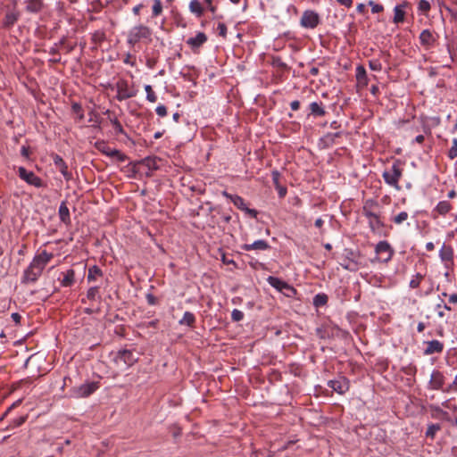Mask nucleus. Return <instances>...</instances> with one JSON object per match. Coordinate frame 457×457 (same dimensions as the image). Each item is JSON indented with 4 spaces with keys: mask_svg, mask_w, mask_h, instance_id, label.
Wrapping results in <instances>:
<instances>
[{
    "mask_svg": "<svg viewBox=\"0 0 457 457\" xmlns=\"http://www.w3.org/2000/svg\"><path fill=\"white\" fill-rule=\"evenodd\" d=\"M379 204L375 199H367L362 206V214L369 220V228L371 232L380 234L381 229L385 227V223L381 220L380 213L375 212L374 210L378 208Z\"/></svg>",
    "mask_w": 457,
    "mask_h": 457,
    "instance_id": "obj_1",
    "label": "nucleus"
},
{
    "mask_svg": "<svg viewBox=\"0 0 457 457\" xmlns=\"http://www.w3.org/2000/svg\"><path fill=\"white\" fill-rule=\"evenodd\" d=\"M402 162L400 160H395L393 162V165L390 170H386L382 173V177L385 182L390 187L400 189L399 181L403 176V168Z\"/></svg>",
    "mask_w": 457,
    "mask_h": 457,
    "instance_id": "obj_2",
    "label": "nucleus"
},
{
    "mask_svg": "<svg viewBox=\"0 0 457 457\" xmlns=\"http://www.w3.org/2000/svg\"><path fill=\"white\" fill-rule=\"evenodd\" d=\"M152 31L151 29L145 25H138L133 28L128 37V44L134 46L142 39H148L151 41Z\"/></svg>",
    "mask_w": 457,
    "mask_h": 457,
    "instance_id": "obj_3",
    "label": "nucleus"
},
{
    "mask_svg": "<svg viewBox=\"0 0 457 457\" xmlns=\"http://www.w3.org/2000/svg\"><path fill=\"white\" fill-rule=\"evenodd\" d=\"M267 281L272 287L285 295L287 297H295L297 294L296 289L293 286L279 278L270 276L268 277Z\"/></svg>",
    "mask_w": 457,
    "mask_h": 457,
    "instance_id": "obj_4",
    "label": "nucleus"
},
{
    "mask_svg": "<svg viewBox=\"0 0 457 457\" xmlns=\"http://www.w3.org/2000/svg\"><path fill=\"white\" fill-rule=\"evenodd\" d=\"M95 147L97 149L100 153L110 156V157H115L119 162H124L129 158L128 156L121 153L118 149H112L108 145V143L104 140H98L95 143Z\"/></svg>",
    "mask_w": 457,
    "mask_h": 457,
    "instance_id": "obj_5",
    "label": "nucleus"
},
{
    "mask_svg": "<svg viewBox=\"0 0 457 457\" xmlns=\"http://www.w3.org/2000/svg\"><path fill=\"white\" fill-rule=\"evenodd\" d=\"M116 99L120 102L136 96L137 93V91L133 87H129L128 80L124 79H120L116 82Z\"/></svg>",
    "mask_w": 457,
    "mask_h": 457,
    "instance_id": "obj_6",
    "label": "nucleus"
},
{
    "mask_svg": "<svg viewBox=\"0 0 457 457\" xmlns=\"http://www.w3.org/2000/svg\"><path fill=\"white\" fill-rule=\"evenodd\" d=\"M320 23V14L313 10H305L300 19V25L304 29H313Z\"/></svg>",
    "mask_w": 457,
    "mask_h": 457,
    "instance_id": "obj_7",
    "label": "nucleus"
},
{
    "mask_svg": "<svg viewBox=\"0 0 457 457\" xmlns=\"http://www.w3.org/2000/svg\"><path fill=\"white\" fill-rule=\"evenodd\" d=\"M18 176L21 179L24 180L30 186H33L37 188L45 187V184L41 178L37 176L33 171L28 170L24 167H19Z\"/></svg>",
    "mask_w": 457,
    "mask_h": 457,
    "instance_id": "obj_8",
    "label": "nucleus"
},
{
    "mask_svg": "<svg viewBox=\"0 0 457 457\" xmlns=\"http://www.w3.org/2000/svg\"><path fill=\"white\" fill-rule=\"evenodd\" d=\"M375 252L382 262H388L394 256L395 251L387 241H379L375 247Z\"/></svg>",
    "mask_w": 457,
    "mask_h": 457,
    "instance_id": "obj_9",
    "label": "nucleus"
},
{
    "mask_svg": "<svg viewBox=\"0 0 457 457\" xmlns=\"http://www.w3.org/2000/svg\"><path fill=\"white\" fill-rule=\"evenodd\" d=\"M98 387V382H87L73 388V395L76 397H87Z\"/></svg>",
    "mask_w": 457,
    "mask_h": 457,
    "instance_id": "obj_10",
    "label": "nucleus"
},
{
    "mask_svg": "<svg viewBox=\"0 0 457 457\" xmlns=\"http://www.w3.org/2000/svg\"><path fill=\"white\" fill-rule=\"evenodd\" d=\"M453 256L454 252L453 246L443 244L439 251V257L446 269H450L453 265Z\"/></svg>",
    "mask_w": 457,
    "mask_h": 457,
    "instance_id": "obj_11",
    "label": "nucleus"
},
{
    "mask_svg": "<svg viewBox=\"0 0 457 457\" xmlns=\"http://www.w3.org/2000/svg\"><path fill=\"white\" fill-rule=\"evenodd\" d=\"M328 386L332 388L339 395H344L349 390V380L345 377H339L337 379H332L328 382Z\"/></svg>",
    "mask_w": 457,
    "mask_h": 457,
    "instance_id": "obj_12",
    "label": "nucleus"
},
{
    "mask_svg": "<svg viewBox=\"0 0 457 457\" xmlns=\"http://www.w3.org/2000/svg\"><path fill=\"white\" fill-rule=\"evenodd\" d=\"M116 362H122L126 367H130L137 362V358L132 350L123 349L118 352Z\"/></svg>",
    "mask_w": 457,
    "mask_h": 457,
    "instance_id": "obj_13",
    "label": "nucleus"
},
{
    "mask_svg": "<svg viewBox=\"0 0 457 457\" xmlns=\"http://www.w3.org/2000/svg\"><path fill=\"white\" fill-rule=\"evenodd\" d=\"M21 13L14 7L8 9L2 21V28L4 29H10L20 19Z\"/></svg>",
    "mask_w": 457,
    "mask_h": 457,
    "instance_id": "obj_14",
    "label": "nucleus"
},
{
    "mask_svg": "<svg viewBox=\"0 0 457 457\" xmlns=\"http://www.w3.org/2000/svg\"><path fill=\"white\" fill-rule=\"evenodd\" d=\"M54 164L59 170V171L62 174L64 179L69 181L72 179L71 172L69 171L68 165L64 162V160L57 154H52L51 155Z\"/></svg>",
    "mask_w": 457,
    "mask_h": 457,
    "instance_id": "obj_15",
    "label": "nucleus"
},
{
    "mask_svg": "<svg viewBox=\"0 0 457 457\" xmlns=\"http://www.w3.org/2000/svg\"><path fill=\"white\" fill-rule=\"evenodd\" d=\"M436 38L432 31L429 29H424L420 35V45L427 50L434 46Z\"/></svg>",
    "mask_w": 457,
    "mask_h": 457,
    "instance_id": "obj_16",
    "label": "nucleus"
},
{
    "mask_svg": "<svg viewBox=\"0 0 457 457\" xmlns=\"http://www.w3.org/2000/svg\"><path fill=\"white\" fill-rule=\"evenodd\" d=\"M53 258L54 254L52 253L44 250L41 253L35 255L30 263L44 270Z\"/></svg>",
    "mask_w": 457,
    "mask_h": 457,
    "instance_id": "obj_17",
    "label": "nucleus"
},
{
    "mask_svg": "<svg viewBox=\"0 0 457 457\" xmlns=\"http://www.w3.org/2000/svg\"><path fill=\"white\" fill-rule=\"evenodd\" d=\"M410 6V3L403 1L402 4H397L394 9L393 22L395 24L402 23L404 21L406 8Z\"/></svg>",
    "mask_w": 457,
    "mask_h": 457,
    "instance_id": "obj_18",
    "label": "nucleus"
},
{
    "mask_svg": "<svg viewBox=\"0 0 457 457\" xmlns=\"http://www.w3.org/2000/svg\"><path fill=\"white\" fill-rule=\"evenodd\" d=\"M133 165V171L137 172L136 168L137 166H145L148 169V170H156L159 169L157 164V158L156 157H145L138 162H136L132 163Z\"/></svg>",
    "mask_w": 457,
    "mask_h": 457,
    "instance_id": "obj_19",
    "label": "nucleus"
},
{
    "mask_svg": "<svg viewBox=\"0 0 457 457\" xmlns=\"http://www.w3.org/2000/svg\"><path fill=\"white\" fill-rule=\"evenodd\" d=\"M425 344H427V347L423 352L425 355L441 353L444 351V344L438 340L428 341Z\"/></svg>",
    "mask_w": 457,
    "mask_h": 457,
    "instance_id": "obj_20",
    "label": "nucleus"
},
{
    "mask_svg": "<svg viewBox=\"0 0 457 457\" xmlns=\"http://www.w3.org/2000/svg\"><path fill=\"white\" fill-rule=\"evenodd\" d=\"M445 384V377L443 373L439 370H434L431 374L429 385L430 387L434 390L442 389Z\"/></svg>",
    "mask_w": 457,
    "mask_h": 457,
    "instance_id": "obj_21",
    "label": "nucleus"
},
{
    "mask_svg": "<svg viewBox=\"0 0 457 457\" xmlns=\"http://www.w3.org/2000/svg\"><path fill=\"white\" fill-rule=\"evenodd\" d=\"M207 41V36L204 32H198L195 37H189L187 44L193 49H198Z\"/></svg>",
    "mask_w": 457,
    "mask_h": 457,
    "instance_id": "obj_22",
    "label": "nucleus"
},
{
    "mask_svg": "<svg viewBox=\"0 0 457 457\" xmlns=\"http://www.w3.org/2000/svg\"><path fill=\"white\" fill-rule=\"evenodd\" d=\"M241 248L245 251H251V250H268L270 248V245L266 240H256L252 244H244Z\"/></svg>",
    "mask_w": 457,
    "mask_h": 457,
    "instance_id": "obj_23",
    "label": "nucleus"
},
{
    "mask_svg": "<svg viewBox=\"0 0 457 457\" xmlns=\"http://www.w3.org/2000/svg\"><path fill=\"white\" fill-rule=\"evenodd\" d=\"M310 113L313 117H323L326 115L327 112L325 111L324 104L322 102H312L309 104Z\"/></svg>",
    "mask_w": 457,
    "mask_h": 457,
    "instance_id": "obj_24",
    "label": "nucleus"
},
{
    "mask_svg": "<svg viewBox=\"0 0 457 457\" xmlns=\"http://www.w3.org/2000/svg\"><path fill=\"white\" fill-rule=\"evenodd\" d=\"M355 77H356L358 86H361L362 87H365L368 86L369 79L367 76L366 70L362 65H358L356 67Z\"/></svg>",
    "mask_w": 457,
    "mask_h": 457,
    "instance_id": "obj_25",
    "label": "nucleus"
},
{
    "mask_svg": "<svg viewBox=\"0 0 457 457\" xmlns=\"http://www.w3.org/2000/svg\"><path fill=\"white\" fill-rule=\"evenodd\" d=\"M453 209V205L448 201H440L437 205L433 210V213H437L438 215L445 216ZM434 218H436L435 214H433Z\"/></svg>",
    "mask_w": 457,
    "mask_h": 457,
    "instance_id": "obj_26",
    "label": "nucleus"
},
{
    "mask_svg": "<svg viewBox=\"0 0 457 457\" xmlns=\"http://www.w3.org/2000/svg\"><path fill=\"white\" fill-rule=\"evenodd\" d=\"M44 8V3L42 0H27L26 1V11L28 12L37 13Z\"/></svg>",
    "mask_w": 457,
    "mask_h": 457,
    "instance_id": "obj_27",
    "label": "nucleus"
},
{
    "mask_svg": "<svg viewBox=\"0 0 457 457\" xmlns=\"http://www.w3.org/2000/svg\"><path fill=\"white\" fill-rule=\"evenodd\" d=\"M188 8L197 18H201L204 13V8L199 0H191Z\"/></svg>",
    "mask_w": 457,
    "mask_h": 457,
    "instance_id": "obj_28",
    "label": "nucleus"
},
{
    "mask_svg": "<svg viewBox=\"0 0 457 457\" xmlns=\"http://www.w3.org/2000/svg\"><path fill=\"white\" fill-rule=\"evenodd\" d=\"M75 282V271L69 269L64 274L62 279L60 280L61 286L63 287H71Z\"/></svg>",
    "mask_w": 457,
    "mask_h": 457,
    "instance_id": "obj_29",
    "label": "nucleus"
},
{
    "mask_svg": "<svg viewBox=\"0 0 457 457\" xmlns=\"http://www.w3.org/2000/svg\"><path fill=\"white\" fill-rule=\"evenodd\" d=\"M38 279V277L36 275V272L33 271L32 268L29 265L28 268L24 270L22 278H21V283L22 284H29V283H35Z\"/></svg>",
    "mask_w": 457,
    "mask_h": 457,
    "instance_id": "obj_30",
    "label": "nucleus"
},
{
    "mask_svg": "<svg viewBox=\"0 0 457 457\" xmlns=\"http://www.w3.org/2000/svg\"><path fill=\"white\" fill-rule=\"evenodd\" d=\"M106 40V35L105 32L102 29L96 30L94 33H92L91 36V41L96 46L92 47V50H96L97 46L101 45L103 42Z\"/></svg>",
    "mask_w": 457,
    "mask_h": 457,
    "instance_id": "obj_31",
    "label": "nucleus"
},
{
    "mask_svg": "<svg viewBox=\"0 0 457 457\" xmlns=\"http://www.w3.org/2000/svg\"><path fill=\"white\" fill-rule=\"evenodd\" d=\"M59 217L62 222L69 224L71 222L70 211L66 202H62L59 207Z\"/></svg>",
    "mask_w": 457,
    "mask_h": 457,
    "instance_id": "obj_32",
    "label": "nucleus"
},
{
    "mask_svg": "<svg viewBox=\"0 0 457 457\" xmlns=\"http://www.w3.org/2000/svg\"><path fill=\"white\" fill-rule=\"evenodd\" d=\"M179 323V325H186L189 328H195V316L190 312H186Z\"/></svg>",
    "mask_w": 457,
    "mask_h": 457,
    "instance_id": "obj_33",
    "label": "nucleus"
},
{
    "mask_svg": "<svg viewBox=\"0 0 457 457\" xmlns=\"http://www.w3.org/2000/svg\"><path fill=\"white\" fill-rule=\"evenodd\" d=\"M103 271L102 270L97 266L94 265L88 269V274H87V281L91 282L96 279L97 277H102Z\"/></svg>",
    "mask_w": 457,
    "mask_h": 457,
    "instance_id": "obj_34",
    "label": "nucleus"
},
{
    "mask_svg": "<svg viewBox=\"0 0 457 457\" xmlns=\"http://www.w3.org/2000/svg\"><path fill=\"white\" fill-rule=\"evenodd\" d=\"M56 44H57V46H58V47H59V46L63 47V48L65 49V51H66V53H67V54L71 53V52L75 49V47H76V46H77V44H76V43H71V42H68V40H67V37H62L60 39V41H59L58 43H56Z\"/></svg>",
    "mask_w": 457,
    "mask_h": 457,
    "instance_id": "obj_35",
    "label": "nucleus"
},
{
    "mask_svg": "<svg viewBox=\"0 0 457 457\" xmlns=\"http://www.w3.org/2000/svg\"><path fill=\"white\" fill-rule=\"evenodd\" d=\"M328 301V295L324 293H320V294H317L313 297L312 303L315 307H321V306L326 305Z\"/></svg>",
    "mask_w": 457,
    "mask_h": 457,
    "instance_id": "obj_36",
    "label": "nucleus"
},
{
    "mask_svg": "<svg viewBox=\"0 0 457 457\" xmlns=\"http://www.w3.org/2000/svg\"><path fill=\"white\" fill-rule=\"evenodd\" d=\"M28 419V415H22V416H20L16 419H13L10 423L9 425L6 427V430H9V429H12V428H18L20 426H21L22 424H24L26 422Z\"/></svg>",
    "mask_w": 457,
    "mask_h": 457,
    "instance_id": "obj_37",
    "label": "nucleus"
},
{
    "mask_svg": "<svg viewBox=\"0 0 457 457\" xmlns=\"http://www.w3.org/2000/svg\"><path fill=\"white\" fill-rule=\"evenodd\" d=\"M440 429V424H430L428 425V429L426 431V436L433 440L435 438L436 432H438Z\"/></svg>",
    "mask_w": 457,
    "mask_h": 457,
    "instance_id": "obj_38",
    "label": "nucleus"
},
{
    "mask_svg": "<svg viewBox=\"0 0 457 457\" xmlns=\"http://www.w3.org/2000/svg\"><path fill=\"white\" fill-rule=\"evenodd\" d=\"M409 218V214L407 212L403 211V212H399L397 215H395L391 218V220L396 224V225H401L403 224L405 220H407Z\"/></svg>",
    "mask_w": 457,
    "mask_h": 457,
    "instance_id": "obj_39",
    "label": "nucleus"
},
{
    "mask_svg": "<svg viewBox=\"0 0 457 457\" xmlns=\"http://www.w3.org/2000/svg\"><path fill=\"white\" fill-rule=\"evenodd\" d=\"M49 54L54 55V57L49 60L50 62H52V63H60L61 62V55H60V52H59L57 44H54V46L50 48Z\"/></svg>",
    "mask_w": 457,
    "mask_h": 457,
    "instance_id": "obj_40",
    "label": "nucleus"
},
{
    "mask_svg": "<svg viewBox=\"0 0 457 457\" xmlns=\"http://www.w3.org/2000/svg\"><path fill=\"white\" fill-rule=\"evenodd\" d=\"M71 111L78 116L79 121L84 120V111L80 104L76 102L72 103Z\"/></svg>",
    "mask_w": 457,
    "mask_h": 457,
    "instance_id": "obj_41",
    "label": "nucleus"
},
{
    "mask_svg": "<svg viewBox=\"0 0 457 457\" xmlns=\"http://www.w3.org/2000/svg\"><path fill=\"white\" fill-rule=\"evenodd\" d=\"M153 8H152V16L153 17H158L162 13V4L161 0H153Z\"/></svg>",
    "mask_w": 457,
    "mask_h": 457,
    "instance_id": "obj_42",
    "label": "nucleus"
},
{
    "mask_svg": "<svg viewBox=\"0 0 457 457\" xmlns=\"http://www.w3.org/2000/svg\"><path fill=\"white\" fill-rule=\"evenodd\" d=\"M431 9L430 3L427 0H420L418 3V11L423 14H427Z\"/></svg>",
    "mask_w": 457,
    "mask_h": 457,
    "instance_id": "obj_43",
    "label": "nucleus"
},
{
    "mask_svg": "<svg viewBox=\"0 0 457 457\" xmlns=\"http://www.w3.org/2000/svg\"><path fill=\"white\" fill-rule=\"evenodd\" d=\"M100 298L99 287H91L87 292V298L90 301H95L96 298Z\"/></svg>",
    "mask_w": 457,
    "mask_h": 457,
    "instance_id": "obj_44",
    "label": "nucleus"
},
{
    "mask_svg": "<svg viewBox=\"0 0 457 457\" xmlns=\"http://www.w3.org/2000/svg\"><path fill=\"white\" fill-rule=\"evenodd\" d=\"M234 205L241 211H244L246 207L245 200L238 195H235L232 199Z\"/></svg>",
    "mask_w": 457,
    "mask_h": 457,
    "instance_id": "obj_45",
    "label": "nucleus"
},
{
    "mask_svg": "<svg viewBox=\"0 0 457 457\" xmlns=\"http://www.w3.org/2000/svg\"><path fill=\"white\" fill-rule=\"evenodd\" d=\"M110 121L112 124L116 134L126 135V132L123 129L121 123L118 120L117 118H113V119L111 118Z\"/></svg>",
    "mask_w": 457,
    "mask_h": 457,
    "instance_id": "obj_46",
    "label": "nucleus"
},
{
    "mask_svg": "<svg viewBox=\"0 0 457 457\" xmlns=\"http://www.w3.org/2000/svg\"><path fill=\"white\" fill-rule=\"evenodd\" d=\"M145 90L146 92V99H147V101H149L151 103L156 102L157 96H156L154 91L153 90V87L150 85H145Z\"/></svg>",
    "mask_w": 457,
    "mask_h": 457,
    "instance_id": "obj_47",
    "label": "nucleus"
},
{
    "mask_svg": "<svg viewBox=\"0 0 457 457\" xmlns=\"http://www.w3.org/2000/svg\"><path fill=\"white\" fill-rule=\"evenodd\" d=\"M424 278V276L420 273H417L410 281V287L418 288Z\"/></svg>",
    "mask_w": 457,
    "mask_h": 457,
    "instance_id": "obj_48",
    "label": "nucleus"
},
{
    "mask_svg": "<svg viewBox=\"0 0 457 457\" xmlns=\"http://www.w3.org/2000/svg\"><path fill=\"white\" fill-rule=\"evenodd\" d=\"M369 67L371 71H382V63L379 59H372L369 61Z\"/></svg>",
    "mask_w": 457,
    "mask_h": 457,
    "instance_id": "obj_49",
    "label": "nucleus"
},
{
    "mask_svg": "<svg viewBox=\"0 0 457 457\" xmlns=\"http://www.w3.org/2000/svg\"><path fill=\"white\" fill-rule=\"evenodd\" d=\"M320 142L324 144V146L329 147L335 144V139L330 135V133H327L321 139Z\"/></svg>",
    "mask_w": 457,
    "mask_h": 457,
    "instance_id": "obj_50",
    "label": "nucleus"
},
{
    "mask_svg": "<svg viewBox=\"0 0 457 457\" xmlns=\"http://www.w3.org/2000/svg\"><path fill=\"white\" fill-rule=\"evenodd\" d=\"M231 319L235 322L241 321L244 319L243 312L237 309H234L231 312Z\"/></svg>",
    "mask_w": 457,
    "mask_h": 457,
    "instance_id": "obj_51",
    "label": "nucleus"
},
{
    "mask_svg": "<svg viewBox=\"0 0 457 457\" xmlns=\"http://www.w3.org/2000/svg\"><path fill=\"white\" fill-rule=\"evenodd\" d=\"M369 5L371 7V12L373 13H378L384 11V6L380 4H377L374 1H369Z\"/></svg>",
    "mask_w": 457,
    "mask_h": 457,
    "instance_id": "obj_52",
    "label": "nucleus"
},
{
    "mask_svg": "<svg viewBox=\"0 0 457 457\" xmlns=\"http://www.w3.org/2000/svg\"><path fill=\"white\" fill-rule=\"evenodd\" d=\"M402 371L408 376H414L417 372V368L415 365L409 364L406 367H403Z\"/></svg>",
    "mask_w": 457,
    "mask_h": 457,
    "instance_id": "obj_53",
    "label": "nucleus"
},
{
    "mask_svg": "<svg viewBox=\"0 0 457 457\" xmlns=\"http://www.w3.org/2000/svg\"><path fill=\"white\" fill-rule=\"evenodd\" d=\"M448 157L451 160H453L454 158L457 157V138H454L453 140V146L450 148L448 152Z\"/></svg>",
    "mask_w": 457,
    "mask_h": 457,
    "instance_id": "obj_54",
    "label": "nucleus"
},
{
    "mask_svg": "<svg viewBox=\"0 0 457 457\" xmlns=\"http://www.w3.org/2000/svg\"><path fill=\"white\" fill-rule=\"evenodd\" d=\"M217 30H218V33H219V36L223 37V38H226L227 37V26L225 23L223 22H220L218 24V27H217Z\"/></svg>",
    "mask_w": 457,
    "mask_h": 457,
    "instance_id": "obj_55",
    "label": "nucleus"
},
{
    "mask_svg": "<svg viewBox=\"0 0 457 457\" xmlns=\"http://www.w3.org/2000/svg\"><path fill=\"white\" fill-rule=\"evenodd\" d=\"M271 177H272V181H273L275 187L280 186V177H281L280 172L277 170H274L271 172Z\"/></svg>",
    "mask_w": 457,
    "mask_h": 457,
    "instance_id": "obj_56",
    "label": "nucleus"
},
{
    "mask_svg": "<svg viewBox=\"0 0 457 457\" xmlns=\"http://www.w3.org/2000/svg\"><path fill=\"white\" fill-rule=\"evenodd\" d=\"M22 403V399H19L17 400L16 402H14L4 412V414L0 417V421H2L7 415L8 413L15 407L19 406L21 403Z\"/></svg>",
    "mask_w": 457,
    "mask_h": 457,
    "instance_id": "obj_57",
    "label": "nucleus"
},
{
    "mask_svg": "<svg viewBox=\"0 0 457 457\" xmlns=\"http://www.w3.org/2000/svg\"><path fill=\"white\" fill-rule=\"evenodd\" d=\"M175 23L178 27L183 29L187 28V22L185 21V19L182 17L181 14L179 13L175 16Z\"/></svg>",
    "mask_w": 457,
    "mask_h": 457,
    "instance_id": "obj_58",
    "label": "nucleus"
},
{
    "mask_svg": "<svg viewBox=\"0 0 457 457\" xmlns=\"http://www.w3.org/2000/svg\"><path fill=\"white\" fill-rule=\"evenodd\" d=\"M145 298L149 305H156L159 303L157 297L151 293L146 294Z\"/></svg>",
    "mask_w": 457,
    "mask_h": 457,
    "instance_id": "obj_59",
    "label": "nucleus"
},
{
    "mask_svg": "<svg viewBox=\"0 0 457 457\" xmlns=\"http://www.w3.org/2000/svg\"><path fill=\"white\" fill-rule=\"evenodd\" d=\"M155 112L158 116L164 117L167 115V108L163 104H160L156 107Z\"/></svg>",
    "mask_w": 457,
    "mask_h": 457,
    "instance_id": "obj_60",
    "label": "nucleus"
},
{
    "mask_svg": "<svg viewBox=\"0 0 457 457\" xmlns=\"http://www.w3.org/2000/svg\"><path fill=\"white\" fill-rule=\"evenodd\" d=\"M275 188L277 189L278 196L280 198H284L286 196L287 193V189L286 187L280 185L278 187H276Z\"/></svg>",
    "mask_w": 457,
    "mask_h": 457,
    "instance_id": "obj_61",
    "label": "nucleus"
},
{
    "mask_svg": "<svg viewBox=\"0 0 457 457\" xmlns=\"http://www.w3.org/2000/svg\"><path fill=\"white\" fill-rule=\"evenodd\" d=\"M273 64L281 69L287 68V64L284 62H282L281 58H279V57L274 58Z\"/></svg>",
    "mask_w": 457,
    "mask_h": 457,
    "instance_id": "obj_62",
    "label": "nucleus"
},
{
    "mask_svg": "<svg viewBox=\"0 0 457 457\" xmlns=\"http://www.w3.org/2000/svg\"><path fill=\"white\" fill-rule=\"evenodd\" d=\"M243 212H245L246 214H248L252 218H254V219L257 218L258 212L255 209H250L246 206Z\"/></svg>",
    "mask_w": 457,
    "mask_h": 457,
    "instance_id": "obj_63",
    "label": "nucleus"
},
{
    "mask_svg": "<svg viewBox=\"0 0 457 457\" xmlns=\"http://www.w3.org/2000/svg\"><path fill=\"white\" fill-rule=\"evenodd\" d=\"M21 154L24 158L29 159V154H30L29 147V146H26V145H22V146H21Z\"/></svg>",
    "mask_w": 457,
    "mask_h": 457,
    "instance_id": "obj_64",
    "label": "nucleus"
}]
</instances>
